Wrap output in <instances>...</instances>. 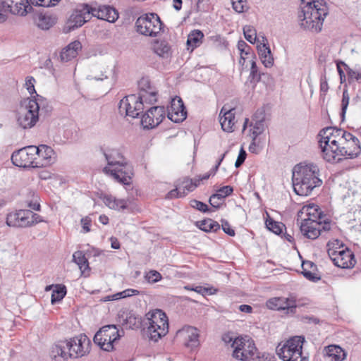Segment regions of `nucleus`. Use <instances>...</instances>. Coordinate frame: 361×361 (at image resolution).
<instances>
[{"label":"nucleus","instance_id":"f257e3e1","mask_svg":"<svg viewBox=\"0 0 361 361\" xmlns=\"http://www.w3.org/2000/svg\"><path fill=\"white\" fill-rule=\"evenodd\" d=\"M322 156L328 162H337L342 157L353 159L361 152L359 140L341 128L328 127L319 132Z\"/></svg>","mask_w":361,"mask_h":361},{"label":"nucleus","instance_id":"f03ea898","mask_svg":"<svg viewBox=\"0 0 361 361\" xmlns=\"http://www.w3.org/2000/svg\"><path fill=\"white\" fill-rule=\"evenodd\" d=\"M293 188L296 195L309 196L312 191L322 184L319 178V169L314 164L300 163L293 171Z\"/></svg>","mask_w":361,"mask_h":361},{"label":"nucleus","instance_id":"7ed1b4c3","mask_svg":"<svg viewBox=\"0 0 361 361\" xmlns=\"http://www.w3.org/2000/svg\"><path fill=\"white\" fill-rule=\"evenodd\" d=\"M327 13V6L324 0L308 1L298 16L300 25L304 30L319 32Z\"/></svg>","mask_w":361,"mask_h":361},{"label":"nucleus","instance_id":"20e7f679","mask_svg":"<svg viewBox=\"0 0 361 361\" xmlns=\"http://www.w3.org/2000/svg\"><path fill=\"white\" fill-rule=\"evenodd\" d=\"M304 342L303 336H292L278 344L276 354L282 361H308V358L302 355Z\"/></svg>","mask_w":361,"mask_h":361},{"label":"nucleus","instance_id":"39448f33","mask_svg":"<svg viewBox=\"0 0 361 361\" xmlns=\"http://www.w3.org/2000/svg\"><path fill=\"white\" fill-rule=\"evenodd\" d=\"M147 329L149 338L157 341L169 332V319L166 314L159 309L149 311L146 314Z\"/></svg>","mask_w":361,"mask_h":361},{"label":"nucleus","instance_id":"423d86ee","mask_svg":"<svg viewBox=\"0 0 361 361\" xmlns=\"http://www.w3.org/2000/svg\"><path fill=\"white\" fill-rule=\"evenodd\" d=\"M327 252L338 267L350 269L356 263L353 252L338 240H332L327 243Z\"/></svg>","mask_w":361,"mask_h":361},{"label":"nucleus","instance_id":"0eeeda50","mask_svg":"<svg viewBox=\"0 0 361 361\" xmlns=\"http://www.w3.org/2000/svg\"><path fill=\"white\" fill-rule=\"evenodd\" d=\"M121 336L116 325H106L99 329L93 340L101 349L109 352L114 349V344Z\"/></svg>","mask_w":361,"mask_h":361},{"label":"nucleus","instance_id":"6e6552de","mask_svg":"<svg viewBox=\"0 0 361 361\" xmlns=\"http://www.w3.org/2000/svg\"><path fill=\"white\" fill-rule=\"evenodd\" d=\"M211 173H207L203 176H199L194 178L184 177L178 180L176 185V188L170 190L166 195V199L181 198L186 196L190 192H192L197 188L203 180L209 179Z\"/></svg>","mask_w":361,"mask_h":361},{"label":"nucleus","instance_id":"1a4fd4ad","mask_svg":"<svg viewBox=\"0 0 361 361\" xmlns=\"http://www.w3.org/2000/svg\"><path fill=\"white\" fill-rule=\"evenodd\" d=\"M231 348H233L232 356L241 361L251 360L257 351L254 341L247 336L235 338Z\"/></svg>","mask_w":361,"mask_h":361},{"label":"nucleus","instance_id":"9d476101","mask_svg":"<svg viewBox=\"0 0 361 361\" xmlns=\"http://www.w3.org/2000/svg\"><path fill=\"white\" fill-rule=\"evenodd\" d=\"M42 220L37 214L29 209H20L7 214L6 224L10 227L25 228L32 226Z\"/></svg>","mask_w":361,"mask_h":361},{"label":"nucleus","instance_id":"9b49d317","mask_svg":"<svg viewBox=\"0 0 361 361\" xmlns=\"http://www.w3.org/2000/svg\"><path fill=\"white\" fill-rule=\"evenodd\" d=\"M162 22L155 13H147L140 16L135 23L137 32L145 36L155 37L162 28Z\"/></svg>","mask_w":361,"mask_h":361},{"label":"nucleus","instance_id":"f8f14e48","mask_svg":"<svg viewBox=\"0 0 361 361\" xmlns=\"http://www.w3.org/2000/svg\"><path fill=\"white\" fill-rule=\"evenodd\" d=\"M331 228V221L324 219V221L312 220L310 221H300V229L301 233L307 238L311 240L317 239L322 231H329Z\"/></svg>","mask_w":361,"mask_h":361},{"label":"nucleus","instance_id":"ddd939ff","mask_svg":"<svg viewBox=\"0 0 361 361\" xmlns=\"http://www.w3.org/2000/svg\"><path fill=\"white\" fill-rule=\"evenodd\" d=\"M11 161L14 165L22 168H37L35 146L23 147L13 153Z\"/></svg>","mask_w":361,"mask_h":361},{"label":"nucleus","instance_id":"4468645a","mask_svg":"<svg viewBox=\"0 0 361 361\" xmlns=\"http://www.w3.org/2000/svg\"><path fill=\"white\" fill-rule=\"evenodd\" d=\"M39 106L36 100L30 99L25 107L20 109L18 122L23 128H31L38 120Z\"/></svg>","mask_w":361,"mask_h":361},{"label":"nucleus","instance_id":"2eb2a0df","mask_svg":"<svg viewBox=\"0 0 361 361\" xmlns=\"http://www.w3.org/2000/svg\"><path fill=\"white\" fill-rule=\"evenodd\" d=\"M144 103H145V101L140 97L130 94L121 100L119 110L121 112H125L128 116L136 118L143 110Z\"/></svg>","mask_w":361,"mask_h":361},{"label":"nucleus","instance_id":"dca6fc26","mask_svg":"<svg viewBox=\"0 0 361 361\" xmlns=\"http://www.w3.org/2000/svg\"><path fill=\"white\" fill-rule=\"evenodd\" d=\"M68 350H70L72 358L82 357L90 351L91 341L85 334H80L68 340Z\"/></svg>","mask_w":361,"mask_h":361},{"label":"nucleus","instance_id":"f3484780","mask_svg":"<svg viewBox=\"0 0 361 361\" xmlns=\"http://www.w3.org/2000/svg\"><path fill=\"white\" fill-rule=\"evenodd\" d=\"M103 171L105 174L111 176L117 182L123 185H130L133 176V168L128 163L114 166H106Z\"/></svg>","mask_w":361,"mask_h":361},{"label":"nucleus","instance_id":"a211bd4d","mask_svg":"<svg viewBox=\"0 0 361 361\" xmlns=\"http://www.w3.org/2000/svg\"><path fill=\"white\" fill-rule=\"evenodd\" d=\"M164 106H154L148 109L142 116L141 125L145 129H152L158 126L165 118Z\"/></svg>","mask_w":361,"mask_h":361},{"label":"nucleus","instance_id":"6ab92c4d","mask_svg":"<svg viewBox=\"0 0 361 361\" xmlns=\"http://www.w3.org/2000/svg\"><path fill=\"white\" fill-rule=\"evenodd\" d=\"M35 156L37 168H43L50 166L57 160V156L55 151L47 145H39L35 146Z\"/></svg>","mask_w":361,"mask_h":361},{"label":"nucleus","instance_id":"aec40b11","mask_svg":"<svg viewBox=\"0 0 361 361\" xmlns=\"http://www.w3.org/2000/svg\"><path fill=\"white\" fill-rule=\"evenodd\" d=\"M199 337V330L190 326H183L176 333L177 339L181 341L186 347L191 349L200 345Z\"/></svg>","mask_w":361,"mask_h":361},{"label":"nucleus","instance_id":"412c9836","mask_svg":"<svg viewBox=\"0 0 361 361\" xmlns=\"http://www.w3.org/2000/svg\"><path fill=\"white\" fill-rule=\"evenodd\" d=\"M139 95L146 104H154L157 101L158 91L147 78H142L138 82Z\"/></svg>","mask_w":361,"mask_h":361},{"label":"nucleus","instance_id":"4be33fe9","mask_svg":"<svg viewBox=\"0 0 361 361\" xmlns=\"http://www.w3.org/2000/svg\"><path fill=\"white\" fill-rule=\"evenodd\" d=\"M298 220L300 221H324L323 213L319 205L309 202L299 210Z\"/></svg>","mask_w":361,"mask_h":361},{"label":"nucleus","instance_id":"5701e85b","mask_svg":"<svg viewBox=\"0 0 361 361\" xmlns=\"http://www.w3.org/2000/svg\"><path fill=\"white\" fill-rule=\"evenodd\" d=\"M267 307L273 310H287L294 312L297 307L296 300L293 298H286L283 297L272 298L266 302Z\"/></svg>","mask_w":361,"mask_h":361},{"label":"nucleus","instance_id":"b1692460","mask_svg":"<svg viewBox=\"0 0 361 361\" xmlns=\"http://www.w3.org/2000/svg\"><path fill=\"white\" fill-rule=\"evenodd\" d=\"M186 116L187 111L182 99L180 97L172 99L168 109V118L175 123H179L184 121Z\"/></svg>","mask_w":361,"mask_h":361},{"label":"nucleus","instance_id":"393cba45","mask_svg":"<svg viewBox=\"0 0 361 361\" xmlns=\"http://www.w3.org/2000/svg\"><path fill=\"white\" fill-rule=\"evenodd\" d=\"M2 6L11 13L25 16L32 7L27 0H2Z\"/></svg>","mask_w":361,"mask_h":361},{"label":"nucleus","instance_id":"a878e982","mask_svg":"<svg viewBox=\"0 0 361 361\" xmlns=\"http://www.w3.org/2000/svg\"><path fill=\"white\" fill-rule=\"evenodd\" d=\"M50 357L53 361H66L72 358L71 352L68 350L66 340H61L54 343L50 350Z\"/></svg>","mask_w":361,"mask_h":361},{"label":"nucleus","instance_id":"bb28decb","mask_svg":"<svg viewBox=\"0 0 361 361\" xmlns=\"http://www.w3.org/2000/svg\"><path fill=\"white\" fill-rule=\"evenodd\" d=\"M235 109L222 107L219 113V122L224 131L231 133L234 131L235 124Z\"/></svg>","mask_w":361,"mask_h":361},{"label":"nucleus","instance_id":"cd10ccee","mask_svg":"<svg viewBox=\"0 0 361 361\" xmlns=\"http://www.w3.org/2000/svg\"><path fill=\"white\" fill-rule=\"evenodd\" d=\"M94 17L98 19L104 20L110 23L115 22L118 18V11L108 6H99L95 4Z\"/></svg>","mask_w":361,"mask_h":361},{"label":"nucleus","instance_id":"c85d7f7f","mask_svg":"<svg viewBox=\"0 0 361 361\" xmlns=\"http://www.w3.org/2000/svg\"><path fill=\"white\" fill-rule=\"evenodd\" d=\"M302 269V275L310 281H317L321 278L317 265L311 261H303Z\"/></svg>","mask_w":361,"mask_h":361},{"label":"nucleus","instance_id":"c756f323","mask_svg":"<svg viewBox=\"0 0 361 361\" xmlns=\"http://www.w3.org/2000/svg\"><path fill=\"white\" fill-rule=\"evenodd\" d=\"M82 49V44L79 41H74L70 43L61 52V59L63 61H69L75 58L78 51Z\"/></svg>","mask_w":361,"mask_h":361},{"label":"nucleus","instance_id":"7c9ffc66","mask_svg":"<svg viewBox=\"0 0 361 361\" xmlns=\"http://www.w3.org/2000/svg\"><path fill=\"white\" fill-rule=\"evenodd\" d=\"M153 51L162 58H168L171 54L169 44L165 40H154L151 44Z\"/></svg>","mask_w":361,"mask_h":361},{"label":"nucleus","instance_id":"2f4dec72","mask_svg":"<svg viewBox=\"0 0 361 361\" xmlns=\"http://www.w3.org/2000/svg\"><path fill=\"white\" fill-rule=\"evenodd\" d=\"M264 40L263 39V42L257 45V51L262 63L266 67H271L274 63V59L270 48L268 44L264 42Z\"/></svg>","mask_w":361,"mask_h":361},{"label":"nucleus","instance_id":"473e14b6","mask_svg":"<svg viewBox=\"0 0 361 361\" xmlns=\"http://www.w3.org/2000/svg\"><path fill=\"white\" fill-rule=\"evenodd\" d=\"M105 157L108 161L106 166H111V168L127 163L122 153L117 149L109 150L108 153L105 154Z\"/></svg>","mask_w":361,"mask_h":361},{"label":"nucleus","instance_id":"72a5a7b5","mask_svg":"<svg viewBox=\"0 0 361 361\" xmlns=\"http://www.w3.org/2000/svg\"><path fill=\"white\" fill-rule=\"evenodd\" d=\"M204 37V35L201 30H192L187 39L188 49H190L192 51L195 49L199 47L202 43Z\"/></svg>","mask_w":361,"mask_h":361},{"label":"nucleus","instance_id":"f704fd0d","mask_svg":"<svg viewBox=\"0 0 361 361\" xmlns=\"http://www.w3.org/2000/svg\"><path fill=\"white\" fill-rule=\"evenodd\" d=\"M104 204L114 210L123 209L127 207V202L123 199H117L111 195H105L102 197Z\"/></svg>","mask_w":361,"mask_h":361},{"label":"nucleus","instance_id":"c9c22d12","mask_svg":"<svg viewBox=\"0 0 361 361\" xmlns=\"http://www.w3.org/2000/svg\"><path fill=\"white\" fill-rule=\"evenodd\" d=\"M73 259L74 262L78 265L79 269L81 271V274L85 276H89L90 268L85 254L82 251H77L74 252Z\"/></svg>","mask_w":361,"mask_h":361},{"label":"nucleus","instance_id":"e433bc0d","mask_svg":"<svg viewBox=\"0 0 361 361\" xmlns=\"http://www.w3.org/2000/svg\"><path fill=\"white\" fill-rule=\"evenodd\" d=\"M326 355L331 361H343L346 354L343 348L336 345H330L325 348Z\"/></svg>","mask_w":361,"mask_h":361},{"label":"nucleus","instance_id":"4c0bfd02","mask_svg":"<svg viewBox=\"0 0 361 361\" xmlns=\"http://www.w3.org/2000/svg\"><path fill=\"white\" fill-rule=\"evenodd\" d=\"M250 135L252 139V142L250 146V149H252V145L259 146V142L257 137L264 131V123L262 121H256L255 124L250 125Z\"/></svg>","mask_w":361,"mask_h":361},{"label":"nucleus","instance_id":"58836bf2","mask_svg":"<svg viewBox=\"0 0 361 361\" xmlns=\"http://www.w3.org/2000/svg\"><path fill=\"white\" fill-rule=\"evenodd\" d=\"M238 49L240 51V56L239 63L243 66L245 65V60L252 57L254 53L252 52L251 47L243 40H240L238 42Z\"/></svg>","mask_w":361,"mask_h":361},{"label":"nucleus","instance_id":"ea45409f","mask_svg":"<svg viewBox=\"0 0 361 361\" xmlns=\"http://www.w3.org/2000/svg\"><path fill=\"white\" fill-rule=\"evenodd\" d=\"M121 318L122 319L121 324L126 329H134L139 326V319L131 312H123Z\"/></svg>","mask_w":361,"mask_h":361},{"label":"nucleus","instance_id":"a19ab883","mask_svg":"<svg viewBox=\"0 0 361 361\" xmlns=\"http://www.w3.org/2000/svg\"><path fill=\"white\" fill-rule=\"evenodd\" d=\"M197 226L205 232L216 231L220 229L219 224L212 219L197 221Z\"/></svg>","mask_w":361,"mask_h":361},{"label":"nucleus","instance_id":"79ce46f5","mask_svg":"<svg viewBox=\"0 0 361 361\" xmlns=\"http://www.w3.org/2000/svg\"><path fill=\"white\" fill-rule=\"evenodd\" d=\"M80 15L83 16L87 21H89L92 17H94L95 10V4H82L78 6L76 8Z\"/></svg>","mask_w":361,"mask_h":361},{"label":"nucleus","instance_id":"37998d69","mask_svg":"<svg viewBox=\"0 0 361 361\" xmlns=\"http://www.w3.org/2000/svg\"><path fill=\"white\" fill-rule=\"evenodd\" d=\"M139 294H140L139 290H137L136 289L128 288V289L124 290L123 291L117 293L116 294L106 296L104 298V301L116 300L120 298H126L133 296V295H137Z\"/></svg>","mask_w":361,"mask_h":361},{"label":"nucleus","instance_id":"c03bdc74","mask_svg":"<svg viewBox=\"0 0 361 361\" xmlns=\"http://www.w3.org/2000/svg\"><path fill=\"white\" fill-rule=\"evenodd\" d=\"M67 290L66 286L63 284H56L54 286V290L51 294V303L60 302L66 295Z\"/></svg>","mask_w":361,"mask_h":361},{"label":"nucleus","instance_id":"a18cd8bd","mask_svg":"<svg viewBox=\"0 0 361 361\" xmlns=\"http://www.w3.org/2000/svg\"><path fill=\"white\" fill-rule=\"evenodd\" d=\"M267 228L276 234H281L283 229H286L285 225L281 222H278L272 219L268 216L266 220Z\"/></svg>","mask_w":361,"mask_h":361},{"label":"nucleus","instance_id":"49530a36","mask_svg":"<svg viewBox=\"0 0 361 361\" xmlns=\"http://www.w3.org/2000/svg\"><path fill=\"white\" fill-rule=\"evenodd\" d=\"M87 22L86 19L80 15L78 11L75 9L74 13L71 16L69 19L70 27H81L85 23Z\"/></svg>","mask_w":361,"mask_h":361},{"label":"nucleus","instance_id":"de8ad7c7","mask_svg":"<svg viewBox=\"0 0 361 361\" xmlns=\"http://www.w3.org/2000/svg\"><path fill=\"white\" fill-rule=\"evenodd\" d=\"M54 21L53 18L47 15H41L39 16L37 25L43 30H47L53 25Z\"/></svg>","mask_w":361,"mask_h":361},{"label":"nucleus","instance_id":"09e8293b","mask_svg":"<svg viewBox=\"0 0 361 361\" xmlns=\"http://www.w3.org/2000/svg\"><path fill=\"white\" fill-rule=\"evenodd\" d=\"M243 33L245 39L252 44L255 43L257 40V32L255 29L250 25H246L243 27Z\"/></svg>","mask_w":361,"mask_h":361},{"label":"nucleus","instance_id":"8fccbe9b","mask_svg":"<svg viewBox=\"0 0 361 361\" xmlns=\"http://www.w3.org/2000/svg\"><path fill=\"white\" fill-rule=\"evenodd\" d=\"M145 280L149 283H154L162 279L161 274L156 270H150L145 275Z\"/></svg>","mask_w":361,"mask_h":361},{"label":"nucleus","instance_id":"3c124183","mask_svg":"<svg viewBox=\"0 0 361 361\" xmlns=\"http://www.w3.org/2000/svg\"><path fill=\"white\" fill-rule=\"evenodd\" d=\"M233 9L238 13H243L248 8L246 0H231Z\"/></svg>","mask_w":361,"mask_h":361},{"label":"nucleus","instance_id":"603ef678","mask_svg":"<svg viewBox=\"0 0 361 361\" xmlns=\"http://www.w3.org/2000/svg\"><path fill=\"white\" fill-rule=\"evenodd\" d=\"M190 205L192 208L196 209L197 210L202 212H207L209 210L208 206L205 203L197 200H190Z\"/></svg>","mask_w":361,"mask_h":361},{"label":"nucleus","instance_id":"864d4df0","mask_svg":"<svg viewBox=\"0 0 361 361\" xmlns=\"http://www.w3.org/2000/svg\"><path fill=\"white\" fill-rule=\"evenodd\" d=\"M233 191V189L231 186L230 185H226V186H224L222 188H221L220 189H219L216 193V195L220 197V199H221L222 200H224V199L230 195L231 194H232Z\"/></svg>","mask_w":361,"mask_h":361},{"label":"nucleus","instance_id":"5fc2aeb1","mask_svg":"<svg viewBox=\"0 0 361 361\" xmlns=\"http://www.w3.org/2000/svg\"><path fill=\"white\" fill-rule=\"evenodd\" d=\"M35 79L32 76H27L25 79V87L30 95L36 94L35 89Z\"/></svg>","mask_w":361,"mask_h":361},{"label":"nucleus","instance_id":"6e6d98bb","mask_svg":"<svg viewBox=\"0 0 361 361\" xmlns=\"http://www.w3.org/2000/svg\"><path fill=\"white\" fill-rule=\"evenodd\" d=\"M350 95L347 89H344L343 92V97L341 100V106L342 111L343 113L345 112V110L349 104Z\"/></svg>","mask_w":361,"mask_h":361},{"label":"nucleus","instance_id":"4d7b16f0","mask_svg":"<svg viewBox=\"0 0 361 361\" xmlns=\"http://www.w3.org/2000/svg\"><path fill=\"white\" fill-rule=\"evenodd\" d=\"M341 66L345 67V69L347 70L348 66L343 61H339L336 63L337 71L340 76L341 82H343L345 80V75L344 73V71L341 68Z\"/></svg>","mask_w":361,"mask_h":361},{"label":"nucleus","instance_id":"13d9d810","mask_svg":"<svg viewBox=\"0 0 361 361\" xmlns=\"http://www.w3.org/2000/svg\"><path fill=\"white\" fill-rule=\"evenodd\" d=\"M91 223L92 219L89 216H85L81 219L82 227L85 233L90 231Z\"/></svg>","mask_w":361,"mask_h":361},{"label":"nucleus","instance_id":"bf43d9fd","mask_svg":"<svg viewBox=\"0 0 361 361\" xmlns=\"http://www.w3.org/2000/svg\"><path fill=\"white\" fill-rule=\"evenodd\" d=\"M223 231L230 236L235 235V231L231 228L229 223L226 221H222L221 224Z\"/></svg>","mask_w":361,"mask_h":361},{"label":"nucleus","instance_id":"052dcab7","mask_svg":"<svg viewBox=\"0 0 361 361\" xmlns=\"http://www.w3.org/2000/svg\"><path fill=\"white\" fill-rule=\"evenodd\" d=\"M209 202L212 207L219 208L222 204L223 200L220 199V197H219L216 194H214L210 197Z\"/></svg>","mask_w":361,"mask_h":361},{"label":"nucleus","instance_id":"680f3d73","mask_svg":"<svg viewBox=\"0 0 361 361\" xmlns=\"http://www.w3.org/2000/svg\"><path fill=\"white\" fill-rule=\"evenodd\" d=\"M246 156L247 154L245 151L243 149H241L238 156L237 160L235 163V166L236 168L240 167L243 164L246 159Z\"/></svg>","mask_w":361,"mask_h":361},{"label":"nucleus","instance_id":"e2e57ef3","mask_svg":"<svg viewBox=\"0 0 361 361\" xmlns=\"http://www.w3.org/2000/svg\"><path fill=\"white\" fill-rule=\"evenodd\" d=\"M250 76L253 80H256L257 81L260 79V75L258 73L256 63L254 61H252L251 63Z\"/></svg>","mask_w":361,"mask_h":361},{"label":"nucleus","instance_id":"0e129e2a","mask_svg":"<svg viewBox=\"0 0 361 361\" xmlns=\"http://www.w3.org/2000/svg\"><path fill=\"white\" fill-rule=\"evenodd\" d=\"M33 200L28 202V207L33 210L39 211L40 209V204L39 203V197L33 194Z\"/></svg>","mask_w":361,"mask_h":361},{"label":"nucleus","instance_id":"69168bd1","mask_svg":"<svg viewBox=\"0 0 361 361\" xmlns=\"http://www.w3.org/2000/svg\"><path fill=\"white\" fill-rule=\"evenodd\" d=\"M329 90V84L326 76H323L320 79V91L324 94H326Z\"/></svg>","mask_w":361,"mask_h":361},{"label":"nucleus","instance_id":"338daca9","mask_svg":"<svg viewBox=\"0 0 361 361\" xmlns=\"http://www.w3.org/2000/svg\"><path fill=\"white\" fill-rule=\"evenodd\" d=\"M285 230H286V231L283 235L284 239H286L288 242H289L290 243H294L295 238H294V235H293V231L290 230V231H288L286 230V228Z\"/></svg>","mask_w":361,"mask_h":361},{"label":"nucleus","instance_id":"774afa93","mask_svg":"<svg viewBox=\"0 0 361 361\" xmlns=\"http://www.w3.org/2000/svg\"><path fill=\"white\" fill-rule=\"evenodd\" d=\"M111 247L114 249H119L121 247L120 243L118 242V239L115 237H111L110 238Z\"/></svg>","mask_w":361,"mask_h":361}]
</instances>
